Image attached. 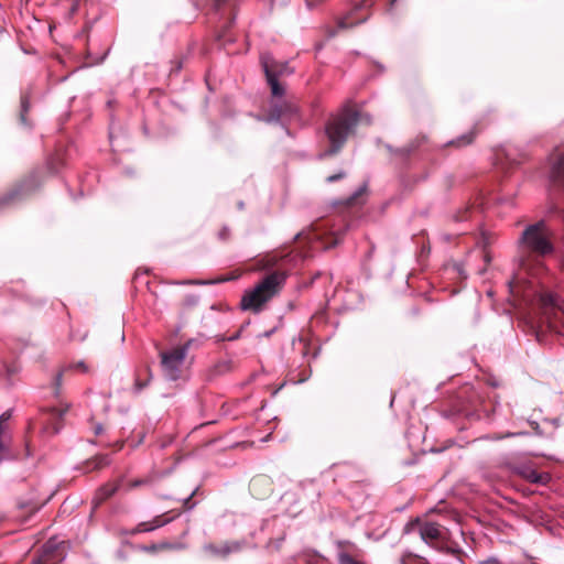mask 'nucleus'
I'll return each instance as SVG.
<instances>
[{"mask_svg": "<svg viewBox=\"0 0 564 564\" xmlns=\"http://www.w3.org/2000/svg\"><path fill=\"white\" fill-rule=\"evenodd\" d=\"M25 187V185H22L20 188H15L10 193L6 194L4 196L0 197V206H4L13 202Z\"/></svg>", "mask_w": 564, "mask_h": 564, "instance_id": "20", "label": "nucleus"}, {"mask_svg": "<svg viewBox=\"0 0 564 564\" xmlns=\"http://www.w3.org/2000/svg\"><path fill=\"white\" fill-rule=\"evenodd\" d=\"M67 543L52 538L42 547V554L32 564H58L66 557Z\"/></svg>", "mask_w": 564, "mask_h": 564, "instance_id": "5", "label": "nucleus"}, {"mask_svg": "<svg viewBox=\"0 0 564 564\" xmlns=\"http://www.w3.org/2000/svg\"><path fill=\"white\" fill-rule=\"evenodd\" d=\"M192 284H212L214 283V281H210V282H206V281H195V282H191Z\"/></svg>", "mask_w": 564, "mask_h": 564, "instance_id": "41", "label": "nucleus"}, {"mask_svg": "<svg viewBox=\"0 0 564 564\" xmlns=\"http://www.w3.org/2000/svg\"><path fill=\"white\" fill-rule=\"evenodd\" d=\"M476 212L475 207L474 206H468L466 207V209L464 210H459L456 215H455V219L458 220V221H465L469 218L473 217V214Z\"/></svg>", "mask_w": 564, "mask_h": 564, "instance_id": "23", "label": "nucleus"}, {"mask_svg": "<svg viewBox=\"0 0 564 564\" xmlns=\"http://www.w3.org/2000/svg\"><path fill=\"white\" fill-rule=\"evenodd\" d=\"M556 231L545 219L524 226L517 239L518 256L514 263L518 271L508 282L510 293L540 315V327L556 328L564 318L560 297L542 290L527 276H536L544 270L545 259L556 253Z\"/></svg>", "mask_w": 564, "mask_h": 564, "instance_id": "1", "label": "nucleus"}, {"mask_svg": "<svg viewBox=\"0 0 564 564\" xmlns=\"http://www.w3.org/2000/svg\"><path fill=\"white\" fill-rule=\"evenodd\" d=\"M7 434H0V463L6 459V458H9V448L4 442V438H6Z\"/></svg>", "mask_w": 564, "mask_h": 564, "instance_id": "26", "label": "nucleus"}, {"mask_svg": "<svg viewBox=\"0 0 564 564\" xmlns=\"http://www.w3.org/2000/svg\"><path fill=\"white\" fill-rule=\"evenodd\" d=\"M485 259H486L487 262L490 261V258L487 254L485 256Z\"/></svg>", "mask_w": 564, "mask_h": 564, "instance_id": "46", "label": "nucleus"}, {"mask_svg": "<svg viewBox=\"0 0 564 564\" xmlns=\"http://www.w3.org/2000/svg\"><path fill=\"white\" fill-rule=\"evenodd\" d=\"M58 160L57 159H52L50 162H48V170L51 173H56L58 171Z\"/></svg>", "mask_w": 564, "mask_h": 564, "instance_id": "37", "label": "nucleus"}, {"mask_svg": "<svg viewBox=\"0 0 564 564\" xmlns=\"http://www.w3.org/2000/svg\"><path fill=\"white\" fill-rule=\"evenodd\" d=\"M102 430H104V427H102V425H101V424H96V425H95V427H94V431H95V434H96V435L101 434V433H102Z\"/></svg>", "mask_w": 564, "mask_h": 564, "instance_id": "39", "label": "nucleus"}, {"mask_svg": "<svg viewBox=\"0 0 564 564\" xmlns=\"http://www.w3.org/2000/svg\"><path fill=\"white\" fill-rule=\"evenodd\" d=\"M189 346L191 341H187L170 351L161 352V367L165 379L170 381L181 379Z\"/></svg>", "mask_w": 564, "mask_h": 564, "instance_id": "4", "label": "nucleus"}, {"mask_svg": "<svg viewBox=\"0 0 564 564\" xmlns=\"http://www.w3.org/2000/svg\"><path fill=\"white\" fill-rule=\"evenodd\" d=\"M286 276V272L281 270L267 274L252 290L245 292L240 301L241 310L260 313L263 306L280 293Z\"/></svg>", "mask_w": 564, "mask_h": 564, "instance_id": "3", "label": "nucleus"}, {"mask_svg": "<svg viewBox=\"0 0 564 564\" xmlns=\"http://www.w3.org/2000/svg\"><path fill=\"white\" fill-rule=\"evenodd\" d=\"M426 142L425 135H419L415 139L411 140L408 144L402 148L392 149L389 148L390 152L399 158L401 161H406L410 155L415 152L421 145Z\"/></svg>", "mask_w": 564, "mask_h": 564, "instance_id": "10", "label": "nucleus"}, {"mask_svg": "<svg viewBox=\"0 0 564 564\" xmlns=\"http://www.w3.org/2000/svg\"><path fill=\"white\" fill-rule=\"evenodd\" d=\"M518 475L536 485H546L551 480L549 473H539L530 465H520L516 468Z\"/></svg>", "mask_w": 564, "mask_h": 564, "instance_id": "9", "label": "nucleus"}, {"mask_svg": "<svg viewBox=\"0 0 564 564\" xmlns=\"http://www.w3.org/2000/svg\"><path fill=\"white\" fill-rule=\"evenodd\" d=\"M153 531L151 529V523L149 521L147 522H140L138 523L133 529H131L128 533L130 535H135V534H139V533H145V532H151Z\"/></svg>", "mask_w": 564, "mask_h": 564, "instance_id": "22", "label": "nucleus"}, {"mask_svg": "<svg viewBox=\"0 0 564 564\" xmlns=\"http://www.w3.org/2000/svg\"><path fill=\"white\" fill-rule=\"evenodd\" d=\"M546 214L547 215H557L564 221V206L560 202L552 199V202L550 203V205L547 207Z\"/></svg>", "mask_w": 564, "mask_h": 564, "instance_id": "19", "label": "nucleus"}, {"mask_svg": "<svg viewBox=\"0 0 564 564\" xmlns=\"http://www.w3.org/2000/svg\"><path fill=\"white\" fill-rule=\"evenodd\" d=\"M359 112L344 106L337 113L332 115L325 123V135L329 147L318 158L325 159L337 154L346 143L350 133L359 122Z\"/></svg>", "mask_w": 564, "mask_h": 564, "instance_id": "2", "label": "nucleus"}, {"mask_svg": "<svg viewBox=\"0 0 564 564\" xmlns=\"http://www.w3.org/2000/svg\"><path fill=\"white\" fill-rule=\"evenodd\" d=\"M335 35H336V32H335V31H333V32H330V33H329V36H330V37H332V36H335Z\"/></svg>", "mask_w": 564, "mask_h": 564, "instance_id": "45", "label": "nucleus"}, {"mask_svg": "<svg viewBox=\"0 0 564 564\" xmlns=\"http://www.w3.org/2000/svg\"><path fill=\"white\" fill-rule=\"evenodd\" d=\"M79 370L80 372H88L89 368L88 366L84 362V361H77V362H74V364H69L68 366L65 367V370Z\"/></svg>", "mask_w": 564, "mask_h": 564, "instance_id": "27", "label": "nucleus"}, {"mask_svg": "<svg viewBox=\"0 0 564 564\" xmlns=\"http://www.w3.org/2000/svg\"><path fill=\"white\" fill-rule=\"evenodd\" d=\"M345 175H346V174H345V172L340 171V172H338V173H336V174L329 175V176L326 178V182H327V183H334V182H337V181H339V180L344 178V177H345Z\"/></svg>", "mask_w": 564, "mask_h": 564, "instance_id": "31", "label": "nucleus"}, {"mask_svg": "<svg viewBox=\"0 0 564 564\" xmlns=\"http://www.w3.org/2000/svg\"><path fill=\"white\" fill-rule=\"evenodd\" d=\"M550 180L554 188L564 189V147L557 148L550 156Z\"/></svg>", "mask_w": 564, "mask_h": 564, "instance_id": "7", "label": "nucleus"}, {"mask_svg": "<svg viewBox=\"0 0 564 564\" xmlns=\"http://www.w3.org/2000/svg\"><path fill=\"white\" fill-rule=\"evenodd\" d=\"M260 63L265 76H273L279 78L280 76L290 75L293 73V69L289 66L288 62L276 61L269 53L261 54Z\"/></svg>", "mask_w": 564, "mask_h": 564, "instance_id": "8", "label": "nucleus"}, {"mask_svg": "<svg viewBox=\"0 0 564 564\" xmlns=\"http://www.w3.org/2000/svg\"><path fill=\"white\" fill-rule=\"evenodd\" d=\"M240 334H241V332H240V330H239V332H237V333H235L232 336H230V337L228 338V340L232 341V340L238 339V338L240 337Z\"/></svg>", "mask_w": 564, "mask_h": 564, "instance_id": "40", "label": "nucleus"}, {"mask_svg": "<svg viewBox=\"0 0 564 564\" xmlns=\"http://www.w3.org/2000/svg\"><path fill=\"white\" fill-rule=\"evenodd\" d=\"M422 523H423V521L420 518L412 519L405 523V525L403 527L402 533L404 535H409L412 533L420 534V528L422 527Z\"/></svg>", "mask_w": 564, "mask_h": 564, "instance_id": "15", "label": "nucleus"}, {"mask_svg": "<svg viewBox=\"0 0 564 564\" xmlns=\"http://www.w3.org/2000/svg\"><path fill=\"white\" fill-rule=\"evenodd\" d=\"M297 115V106L291 101L280 100L271 104L265 117L267 122L291 120Z\"/></svg>", "mask_w": 564, "mask_h": 564, "instance_id": "6", "label": "nucleus"}, {"mask_svg": "<svg viewBox=\"0 0 564 564\" xmlns=\"http://www.w3.org/2000/svg\"><path fill=\"white\" fill-rule=\"evenodd\" d=\"M196 491H197V488H195L192 491V494L187 498L184 499L183 505L186 509H192L194 507V503H191V500H192L193 496L196 494Z\"/></svg>", "mask_w": 564, "mask_h": 564, "instance_id": "34", "label": "nucleus"}, {"mask_svg": "<svg viewBox=\"0 0 564 564\" xmlns=\"http://www.w3.org/2000/svg\"><path fill=\"white\" fill-rule=\"evenodd\" d=\"M67 410H68V406H65L63 409L62 408H52L48 413L51 426L45 427V430H52L53 434L58 433V431L61 430L59 420L67 412Z\"/></svg>", "mask_w": 564, "mask_h": 564, "instance_id": "13", "label": "nucleus"}, {"mask_svg": "<svg viewBox=\"0 0 564 564\" xmlns=\"http://www.w3.org/2000/svg\"><path fill=\"white\" fill-rule=\"evenodd\" d=\"M11 412L6 411L0 415V434H7V425L6 423L10 420Z\"/></svg>", "mask_w": 564, "mask_h": 564, "instance_id": "28", "label": "nucleus"}, {"mask_svg": "<svg viewBox=\"0 0 564 564\" xmlns=\"http://www.w3.org/2000/svg\"><path fill=\"white\" fill-rule=\"evenodd\" d=\"M477 134V131L475 129H471L470 131L459 135L458 138L449 141L447 145L456 147V148H464L475 140V137Z\"/></svg>", "mask_w": 564, "mask_h": 564, "instance_id": "14", "label": "nucleus"}, {"mask_svg": "<svg viewBox=\"0 0 564 564\" xmlns=\"http://www.w3.org/2000/svg\"><path fill=\"white\" fill-rule=\"evenodd\" d=\"M110 464V457L108 455H102L96 458L95 468H100Z\"/></svg>", "mask_w": 564, "mask_h": 564, "instance_id": "29", "label": "nucleus"}, {"mask_svg": "<svg viewBox=\"0 0 564 564\" xmlns=\"http://www.w3.org/2000/svg\"><path fill=\"white\" fill-rule=\"evenodd\" d=\"M243 207H245L243 202H239V203H238V208H239V209H243Z\"/></svg>", "mask_w": 564, "mask_h": 564, "instance_id": "42", "label": "nucleus"}, {"mask_svg": "<svg viewBox=\"0 0 564 564\" xmlns=\"http://www.w3.org/2000/svg\"><path fill=\"white\" fill-rule=\"evenodd\" d=\"M229 237H230V229H229V227L224 226V227L219 230V232H218V238H219L220 240H223V241H226V240H228V239H229Z\"/></svg>", "mask_w": 564, "mask_h": 564, "instance_id": "30", "label": "nucleus"}, {"mask_svg": "<svg viewBox=\"0 0 564 564\" xmlns=\"http://www.w3.org/2000/svg\"><path fill=\"white\" fill-rule=\"evenodd\" d=\"M367 18H364L361 19L360 21H358L357 23H362V22H366Z\"/></svg>", "mask_w": 564, "mask_h": 564, "instance_id": "44", "label": "nucleus"}, {"mask_svg": "<svg viewBox=\"0 0 564 564\" xmlns=\"http://www.w3.org/2000/svg\"><path fill=\"white\" fill-rule=\"evenodd\" d=\"M147 371H148V378L145 380H141L139 377L135 378L134 386H133L135 393L141 392L145 387H148L152 375L149 369Z\"/></svg>", "mask_w": 564, "mask_h": 564, "instance_id": "24", "label": "nucleus"}, {"mask_svg": "<svg viewBox=\"0 0 564 564\" xmlns=\"http://www.w3.org/2000/svg\"><path fill=\"white\" fill-rule=\"evenodd\" d=\"M308 9H315L325 0H305Z\"/></svg>", "mask_w": 564, "mask_h": 564, "instance_id": "38", "label": "nucleus"}, {"mask_svg": "<svg viewBox=\"0 0 564 564\" xmlns=\"http://www.w3.org/2000/svg\"><path fill=\"white\" fill-rule=\"evenodd\" d=\"M174 520V517H166V513L154 517L151 521V529L154 531Z\"/></svg>", "mask_w": 564, "mask_h": 564, "instance_id": "18", "label": "nucleus"}, {"mask_svg": "<svg viewBox=\"0 0 564 564\" xmlns=\"http://www.w3.org/2000/svg\"><path fill=\"white\" fill-rule=\"evenodd\" d=\"M229 552H231V549L226 546V549L224 550V554H228Z\"/></svg>", "mask_w": 564, "mask_h": 564, "instance_id": "43", "label": "nucleus"}, {"mask_svg": "<svg viewBox=\"0 0 564 564\" xmlns=\"http://www.w3.org/2000/svg\"><path fill=\"white\" fill-rule=\"evenodd\" d=\"M366 192V185L361 186L356 191V193L348 199V204L351 205L356 202L357 197L362 195Z\"/></svg>", "mask_w": 564, "mask_h": 564, "instance_id": "33", "label": "nucleus"}, {"mask_svg": "<svg viewBox=\"0 0 564 564\" xmlns=\"http://www.w3.org/2000/svg\"><path fill=\"white\" fill-rule=\"evenodd\" d=\"M477 564H503L500 560L495 556H490L486 560L479 561Z\"/></svg>", "mask_w": 564, "mask_h": 564, "instance_id": "35", "label": "nucleus"}, {"mask_svg": "<svg viewBox=\"0 0 564 564\" xmlns=\"http://www.w3.org/2000/svg\"><path fill=\"white\" fill-rule=\"evenodd\" d=\"M356 23L348 22V17L339 19L337 25L339 29H347L354 26Z\"/></svg>", "mask_w": 564, "mask_h": 564, "instance_id": "32", "label": "nucleus"}, {"mask_svg": "<svg viewBox=\"0 0 564 564\" xmlns=\"http://www.w3.org/2000/svg\"><path fill=\"white\" fill-rule=\"evenodd\" d=\"M30 108V100L26 95H23L21 97V113H20V120L23 124H26V113Z\"/></svg>", "mask_w": 564, "mask_h": 564, "instance_id": "21", "label": "nucleus"}, {"mask_svg": "<svg viewBox=\"0 0 564 564\" xmlns=\"http://www.w3.org/2000/svg\"><path fill=\"white\" fill-rule=\"evenodd\" d=\"M231 361L230 360H221L217 362L212 369V376H221L231 370Z\"/></svg>", "mask_w": 564, "mask_h": 564, "instance_id": "17", "label": "nucleus"}, {"mask_svg": "<svg viewBox=\"0 0 564 564\" xmlns=\"http://www.w3.org/2000/svg\"><path fill=\"white\" fill-rule=\"evenodd\" d=\"M149 480L148 479H135V480H132L130 484H129V488L132 489V488H137L139 486H142V485H145L148 484Z\"/></svg>", "mask_w": 564, "mask_h": 564, "instance_id": "36", "label": "nucleus"}, {"mask_svg": "<svg viewBox=\"0 0 564 564\" xmlns=\"http://www.w3.org/2000/svg\"><path fill=\"white\" fill-rule=\"evenodd\" d=\"M419 535L426 544H433L442 538L441 525L436 522L423 521Z\"/></svg>", "mask_w": 564, "mask_h": 564, "instance_id": "11", "label": "nucleus"}, {"mask_svg": "<svg viewBox=\"0 0 564 564\" xmlns=\"http://www.w3.org/2000/svg\"><path fill=\"white\" fill-rule=\"evenodd\" d=\"M119 487H120L119 481L109 482V484L101 486L95 495V498H94L95 503L99 505L102 501H105L106 499L113 496L118 491Z\"/></svg>", "mask_w": 564, "mask_h": 564, "instance_id": "12", "label": "nucleus"}, {"mask_svg": "<svg viewBox=\"0 0 564 564\" xmlns=\"http://www.w3.org/2000/svg\"><path fill=\"white\" fill-rule=\"evenodd\" d=\"M65 371L66 370L64 368L63 370L57 372L55 378H54L53 387H54V395L55 397H58L61 394L62 384H63V375H64Z\"/></svg>", "mask_w": 564, "mask_h": 564, "instance_id": "25", "label": "nucleus"}, {"mask_svg": "<svg viewBox=\"0 0 564 564\" xmlns=\"http://www.w3.org/2000/svg\"><path fill=\"white\" fill-rule=\"evenodd\" d=\"M267 78V82L271 88V93L274 97H282L283 94H284V88L282 87V85L279 83L278 78L275 77H271V76H265Z\"/></svg>", "mask_w": 564, "mask_h": 564, "instance_id": "16", "label": "nucleus"}]
</instances>
